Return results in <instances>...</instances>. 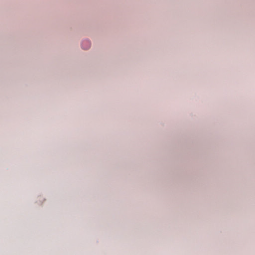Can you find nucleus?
I'll return each instance as SVG.
<instances>
[{
  "label": "nucleus",
  "instance_id": "obj_1",
  "mask_svg": "<svg viewBox=\"0 0 255 255\" xmlns=\"http://www.w3.org/2000/svg\"><path fill=\"white\" fill-rule=\"evenodd\" d=\"M91 46V43L88 40H85L82 43V47L84 49H88Z\"/></svg>",
  "mask_w": 255,
  "mask_h": 255
}]
</instances>
